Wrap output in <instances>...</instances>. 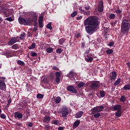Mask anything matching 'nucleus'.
<instances>
[{"label": "nucleus", "instance_id": "f257e3e1", "mask_svg": "<svg viewBox=\"0 0 130 130\" xmlns=\"http://www.w3.org/2000/svg\"><path fill=\"white\" fill-rule=\"evenodd\" d=\"M83 23L84 25L85 26V31L89 35H93L99 29L100 22L96 17H88Z\"/></svg>", "mask_w": 130, "mask_h": 130}, {"label": "nucleus", "instance_id": "f03ea898", "mask_svg": "<svg viewBox=\"0 0 130 130\" xmlns=\"http://www.w3.org/2000/svg\"><path fill=\"white\" fill-rule=\"evenodd\" d=\"M104 108L105 107H103L102 105L94 107L93 109H91V113L95 114V113H100L103 111Z\"/></svg>", "mask_w": 130, "mask_h": 130}, {"label": "nucleus", "instance_id": "7ed1b4c3", "mask_svg": "<svg viewBox=\"0 0 130 130\" xmlns=\"http://www.w3.org/2000/svg\"><path fill=\"white\" fill-rule=\"evenodd\" d=\"M67 77L70 78L71 80H76V79L78 78V75H77V73L75 72V70H72L69 72L68 74H67Z\"/></svg>", "mask_w": 130, "mask_h": 130}, {"label": "nucleus", "instance_id": "20e7f679", "mask_svg": "<svg viewBox=\"0 0 130 130\" xmlns=\"http://www.w3.org/2000/svg\"><path fill=\"white\" fill-rule=\"evenodd\" d=\"M114 10L115 13H116V14H117L118 19L120 20V19L122 18V8H119V7H118L117 9H114Z\"/></svg>", "mask_w": 130, "mask_h": 130}, {"label": "nucleus", "instance_id": "39448f33", "mask_svg": "<svg viewBox=\"0 0 130 130\" xmlns=\"http://www.w3.org/2000/svg\"><path fill=\"white\" fill-rule=\"evenodd\" d=\"M60 113L62 114V117L67 118L69 114V110L67 107H64L60 110Z\"/></svg>", "mask_w": 130, "mask_h": 130}, {"label": "nucleus", "instance_id": "423d86ee", "mask_svg": "<svg viewBox=\"0 0 130 130\" xmlns=\"http://www.w3.org/2000/svg\"><path fill=\"white\" fill-rule=\"evenodd\" d=\"M117 77V72L115 71H113L109 76V81H112V82H114L116 80V77Z\"/></svg>", "mask_w": 130, "mask_h": 130}, {"label": "nucleus", "instance_id": "0eeeda50", "mask_svg": "<svg viewBox=\"0 0 130 130\" xmlns=\"http://www.w3.org/2000/svg\"><path fill=\"white\" fill-rule=\"evenodd\" d=\"M98 10L100 13H103V11H104V5L103 4V1H99Z\"/></svg>", "mask_w": 130, "mask_h": 130}, {"label": "nucleus", "instance_id": "6e6552de", "mask_svg": "<svg viewBox=\"0 0 130 130\" xmlns=\"http://www.w3.org/2000/svg\"><path fill=\"white\" fill-rule=\"evenodd\" d=\"M67 90L73 93H77L78 90L73 85H69L67 87Z\"/></svg>", "mask_w": 130, "mask_h": 130}, {"label": "nucleus", "instance_id": "1a4fd4ad", "mask_svg": "<svg viewBox=\"0 0 130 130\" xmlns=\"http://www.w3.org/2000/svg\"><path fill=\"white\" fill-rule=\"evenodd\" d=\"M19 37H13L10 41L9 42V45H13V44H15L16 42H19Z\"/></svg>", "mask_w": 130, "mask_h": 130}, {"label": "nucleus", "instance_id": "9d476101", "mask_svg": "<svg viewBox=\"0 0 130 130\" xmlns=\"http://www.w3.org/2000/svg\"><path fill=\"white\" fill-rule=\"evenodd\" d=\"M25 20V26H31L33 22H34V19L29 17H27Z\"/></svg>", "mask_w": 130, "mask_h": 130}, {"label": "nucleus", "instance_id": "9b49d317", "mask_svg": "<svg viewBox=\"0 0 130 130\" xmlns=\"http://www.w3.org/2000/svg\"><path fill=\"white\" fill-rule=\"evenodd\" d=\"M61 71L59 72H56V73H55V76H56V78H55V82H60V75H61L60 74Z\"/></svg>", "mask_w": 130, "mask_h": 130}, {"label": "nucleus", "instance_id": "f8f14e48", "mask_svg": "<svg viewBox=\"0 0 130 130\" xmlns=\"http://www.w3.org/2000/svg\"><path fill=\"white\" fill-rule=\"evenodd\" d=\"M18 21L19 24H20L21 25H26V19H25L24 18L20 17L18 18Z\"/></svg>", "mask_w": 130, "mask_h": 130}, {"label": "nucleus", "instance_id": "ddd939ff", "mask_svg": "<svg viewBox=\"0 0 130 130\" xmlns=\"http://www.w3.org/2000/svg\"><path fill=\"white\" fill-rule=\"evenodd\" d=\"M0 89L4 91L6 90V85L5 82H0Z\"/></svg>", "mask_w": 130, "mask_h": 130}, {"label": "nucleus", "instance_id": "4468645a", "mask_svg": "<svg viewBox=\"0 0 130 130\" xmlns=\"http://www.w3.org/2000/svg\"><path fill=\"white\" fill-rule=\"evenodd\" d=\"M39 26L40 28L43 27V16H40L39 18Z\"/></svg>", "mask_w": 130, "mask_h": 130}, {"label": "nucleus", "instance_id": "2eb2a0df", "mask_svg": "<svg viewBox=\"0 0 130 130\" xmlns=\"http://www.w3.org/2000/svg\"><path fill=\"white\" fill-rule=\"evenodd\" d=\"M22 114L19 113L18 112H16L15 113H14V117H15L16 119H21L22 118Z\"/></svg>", "mask_w": 130, "mask_h": 130}, {"label": "nucleus", "instance_id": "dca6fc26", "mask_svg": "<svg viewBox=\"0 0 130 130\" xmlns=\"http://www.w3.org/2000/svg\"><path fill=\"white\" fill-rule=\"evenodd\" d=\"M80 123V120L79 119L76 120V121L74 122V123H73V128H76L78 126H79Z\"/></svg>", "mask_w": 130, "mask_h": 130}, {"label": "nucleus", "instance_id": "f3484780", "mask_svg": "<svg viewBox=\"0 0 130 130\" xmlns=\"http://www.w3.org/2000/svg\"><path fill=\"white\" fill-rule=\"evenodd\" d=\"M79 10L80 11V13L81 14H83V15H86V16H88L90 15V11H87V12L86 13V11H85V10L83 9L82 7L79 8Z\"/></svg>", "mask_w": 130, "mask_h": 130}, {"label": "nucleus", "instance_id": "a211bd4d", "mask_svg": "<svg viewBox=\"0 0 130 130\" xmlns=\"http://www.w3.org/2000/svg\"><path fill=\"white\" fill-rule=\"evenodd\" d=\"M85 60L87 62H92L93 61V57L85 56Z\"/></svg>", "mask_w": 130, "mask_h": 130}, {"label": "nucleus", "instance_id": "6ab92c4d", "mask_svg": "<svg viewBox=\"0 0 130 130\" xmlns=\"http://www.w3.org/2000/svg\"><path fill=\"white\" fill-rule=\"evenodd\" d=\"M51 117L49 116H46L44 117L43 121L45 123H48L49 121L51 120Z\"/></svg>", "mask_w": 130, "mask_h": 130}, {"label": "nucleus", "instance_id": "aec40b11", "mask_svg": "<svg viewBox=\"0 0 130 130\" xmlns=\"http://www.w3.org/2000/svg\"><path fill=\"white\" fill-rule=\"evenodd\" d=\"M36 20H34L35 27H38V22H37V15L36 13H34L32 15Z\"/></svg>", "mask_w": 130, "mask_h": 130}, {"label": "nucleus", "instance_id": "412c9836", "mask_svg": "<svg viewBox=\"0 0 130 130\" xmlns=\"http://www.w3.org/2000/svg\"><path fill=\"white\" fill-rule=\"evenodd\" d=\"M3 13L6 17H10L11 16V13L8 9H5Z\"/></svg>", "mask_w": 130, "mask_h": 130}, {"label": "nucleus", "instance_id": "4be33fe9", "mask_svg": "<svg viewBox=\"0 0 130 130\" xmlns=\"http://www.w3.org/2000/svg\"><path fill=\"white\" fill-rule=\"evenodd\" d=\"M121 107L120 105H116L113 107V111H121Z\"/></svg>", "mask_w": 130, "mask_h": 130}, {"label": "nucleus", "instance_id": "5701e85b", "mask_svg": "<svg viewBox=\"0 0 130 130\" xmlns=\"http://www.w3.org/2000/svg\"><path fill=\"white\" fill-rule=\"evenodd\" d=\"M100 85H99L98 83H96V82H93L92 84L91 85V89H95L97 87H99Z\"/></svg>", "mask_w": 130, "mask_h": 130}, {"label": "nucleus", "instance_id": "b1692460", "mask_svg": "<svg viewBox=\"0 0 130 130\" xmlns=\"http://www.w3.org/2000/svg\"><path fill=\"white\" fill-rule=\"evenodd\" d=\"M84 112L83 111H79L76 114V118H80L83 116Z\"/></svg>", "mask_w": 130, "mask_h": 130}, {"label": "nucleus", "instance_id": "393cba45", "mask_svg": "<svg viewBox=\"0 0 130 130\" xmlns=\"http://www.w3.org/2000/svg\"><path fill=\"white\" fill-rule=\"evenodd\" d=\"M55 78V75H54V73H53V72H51L49 74V78L50 79V80H51V81H53V80H54Z\"/></svg>", "mask_w": 130, "mask_h": 130}, {"label": "nucleus", "instance_id": "a878e982", "mask_svg": "<svg viewBox=\"0 0 130 130\" xmlns=\"http://www.w3.org/2000/svg\"><path fill=\"white\" fill-rule=\"evenodd\" d=\"M5 55L9 58L10 57H12L13 56V55L12 54V52L11 51H6V53H5Z\"/></svg>", "mask_w": 130, "mask_h": 130}, {"label": "nucleus", "instance_id": "bb28decb", "mask_svg": "<svg viewBox=\"0 0 130 130\" xmlns=\"http://www.w3.org/2000/svg\"><path fill=\"white\" fill-rule=\"evenodd\" d=\"M61 101V98L60 96H58L56 98L55 100V102L56 104H58L59 103H60Z\"/></svg>", "mask_w": 130, "mask_h": 130}, {"label": "nucleus", "instance_id": "cd10ccee", "mask_svg": "<svg viewBox=\"0 0 130 130\" xmlns=\"http://www.w3.org/2000/svg\"><path fill=\"white\" fill-rule=\"evenodd\" d=\"M108 17L110 20H113L115 19L116 15L114 13H111L109 15Z\"/></svg>", "mask_w": 130, "mask_h": 130}, {"label": "nucleus", "instance_id": "c85d7f7f", "mask_svg": "<svg viewBox=\"0 0 130 130\" xmlns=\"http://www.w3.org/2000/svg\"><path fill=\"white\" fill-rule=\"evenodd\" d=\"M106 53L108 55H110V54H112L113 53V50L112 49H109L107 50H106Z\"/></svg>", "mask_w": 130, "mask_h": 130}, {"label": "nucleus", "instance_id": "c756f323", "mask_svg": "<svg viewBox=\"0 0 130 130\" xmlns=\"http://www.w3.org/2000/svg\"><path fill=\"white\" fill-rule=\"evenodd\" d=\"M17 64H19V66H25V62L21 60H18L17 61Z\"/></svg>", "mask_w": 130, "mask_h": 130}, {"label": "nucleus", "instance_id": "7c9ffc66", "mask_svg": "<svg viewBox=\"0 0 130 130\" xmlns=\"http://www.w3.org/2000/svg\"><path fill=\"white\" fill-rule=\"evenodd\" d=\"M123 90H130V85L129 84H126L123 87Z\"/></svg>", "mask_w": 130, "mask_h": 130}, {"label": "nucleus", "instance_id": "2f4dec72", "mask_svg": "<svg viewBox=\"0 0 130 130\" xmlns=\"http://www.w3.org/2000/svg\"><path fill=\"white\" fill-rule=\"evenodd\" d=\"M115 116L117 117H120L121 116V111H117L115 113Z\"/></svg>", "mask_w": 130, "mask_h": 130}, {"label": "nucleus", "instance_id": "473e14b6", "mask_svg": "<svg viewBox=\"0 0 130 130\" xmlns=\"http://www.w3.org/2000/svg\"><path fill=\"white\" fill-rule=\"evenodd\" d=\"M36 47V44L35 43H32L31 46L28 47V49H34Z\"/></svg>", "mask_w": 130, "mask_h": 130}, {"label": "nucleus", "instance_id": "72a5a7b5", "mask_svg": "<svg viewBox=\"0 0 130 130\" xmlns=\"http://www.w3.org/2000/svg\"><path fill=\"white\" fill-rule=\"evenodd\" d=\"M64 41H66V39L64 38H61L59 40V44L60 45H62L64 43Z\"/></svg>", "mask_w": 130, "mask_h": 130}, {"label": "nucleus", "instance_id": "f704fd0d", "mask_svg": "<svg viewBox=\"0 0 130 130\" xmlns=\"http://www.w3.org/2000/svg\"><path fill=\"white\" fill-rule=\"evenodd\" d=\"M59 121L57 119L53 120L51 121V123L56 125H58Z\"/></svg>", "mask_w": 130, "mask_h": 130}, {"label": "nucleus", "instance_id": "c9c22d12", "mask_svg": "<svg viewBox=\"0 0 130 130\" xmlns=\"http://www.w3.org/2000/svg\"><path fill=\"white\" fill-rule=\"evenodd\" d=\"M78 15V11H75L74 12H73L71 14V17H72V18H75V17Z\"/></svg>", "mask_w": 130, "mask_h": 130}, {"label": "nucleus", "instance_id": "e433bc0d", "mask_svg": "<svg viewBox=\"0 0 130 130\" xmlns=\"http://www.w3.org/2000/svg\"><path fill=\"white\" fill-rule=\"evenodd\" d=\"M46 51L48 52V53H51L52 51H53V48L52 47H49L46 49Z\"/></svg>", "mask_w": 130, "mask_h": 130}, {"label": "nucleus", "instance_id": "4c0bfd02", "mask_svg": "<svg viewBox=\"0 0 130 130\" xmlns=\"http://www.w3.org/2000/svg\"><path fill=\"white\" fill-rule=\"evenodd\" d=\"M44 98V95L41 93H38L37 95V98L38 99H42Z\"/></svg>", "mask_w": 130, "mask_h": 130}, {"label": "nucleus", "instance_id": "58836bf2", "mask_svg": "<svg viewBox=\"0 0 130 130\" xmlns=\"http://www.w3.org/2000/svg\"><path fill=\"white\" fill-rule=\"evenodd\" d=\"M100 95L101 97H102V98H104L105 96V91H100Z\"/></svg>", "mask_w": 130, "mask_h": 130}, {"label": "nucleus", "instance_id": "ea45409f", "mask_svg": "<svg viewBox=\"0 0 130 130\" xmlns=\"http://www.w3.org/2000/svg\"><path fill=\"white\" fill-rule=\"evenodd\" d=\"M126 101V97L125 95H122L121 96L120 101L124 103Z\"/></svg>", "mask_w": 130, "mask_h": 130}, {"label": "nucleus", "instance_id": "a19ab883", "mask_svg": "<svg viewBox=\"0 0 130 130\" xmlns=\"http://www.w3.org/2000/svg\"><path fill=\"white\" fill-rule=\"evenodd\" d=\"M100 116V113H94L93 115V117H94V118H99Z\"/></svg>", "mask_w": 130, "mask_h": 130}, {"label": "nucleus", "instance_id": "79ce46f5", "mask_svg": "<svg viewBox=\"0 0 130 130\" xmlns=\"http://www.w3.org/2000/svg\"><path fill=\"white\" fill-rule=\"evenodd\" d=\"M84 85H85V83L83 82H81L78 84V87L79 88L83 87Z\"/></svg>", "mask_w": 130, "mask_h": 130}, {"label": "nucleus", "instance_id": "37998d69", "mask_svg": "<svg viewBox=\"0 0 130 130\" xmlns=\"http://www.w3.org/2000/svg\"><path fill=\"white\" fill-rule=\"evenodd\" d=\"M47 28H48V29H49V30H52V26H51V23H49L47 25Z\"/></svg>", "mask_w": 130, "mask_h": 130}, {"label": "nucleus", "instance_id": "c03bdc74", "mask_svg": "<svg viewBox=\"0 0 130 130\" xmlns=\"http://www.w3.org/2000/svg\"><path fill=\"white\" fill-rule=\"evenodd\" d=\"M20 36L21 37H19L20 40H23V37H25V36H26V33L23 32L20 35Z\"/></svg>", "mask_w": 130, "mask_h": 130}, {"label": "nucleus", "instance_id": "a18cd8bd", "mask_svg": "<svg viewBox=\"0 0 130 130\" xmlns=\"http://www.w3.org/2000/svg\"><path fill=\"white\" fill-rule=\"evenodd\" d=\"M90 51H91V50H90V49H89V50H86V51L85 52V56H89L90 54H90Z\"/></svg>", "mask_w": 130, "mask_h": 130}, {"label": "nucleus", "instance_id": "49530a36", "mask_svg": "<svg viewBox=\"0 0 130 130\" xmlns=\"http://www.w3.org/2000/svg\"><path fill=\"white\" fill-rule=\"evenodd\" d=\"M56 53H59V54H60V53L62 52V50H61L60 48L57 49L56 50Z\"/></svg>", "mask_w": 130, "mask_h": 130}, {"label": "nucleus", "instance_id": "de8ad7c7", "mask_svg": "<svg viewBox=\"0 0 130 130\" xmlns=\"http://www.w3.org/2000/svg\"><path fill=\"white\" fill-rule=\"evenodd\" d=\"M0 117L1 118L3 119H5L6 118V115L5 114H1L0 115Z\"/></svg>", "mask_w": 130, "mask_h": 130}, {"label": "nucleus", "instance_id": "09e8293b", "mask_svg": "<svg viewBox=\"0 0 130 130\" xmlns=\"http://www.w3.org/2000/svg\"><path fill=\"white\" fill-rule=\"evenodd\" d=\"M19 48V46H18V44H14L12 46V49H18Z\"/></svg>", "mask_w": 130, "mask_h": 130}, {"label": "nucleus", "instance_id": "8fccbe9b", "mask_svg": "<svg viewBox=\"0 0 130 130\" xmlns=\"http://www.w3.org/2000/svg\"><path fill=\"white\" fill-rule=\"evenodd\" d=\"M6 77H0V82H6Z\"/></svg>", "mask_w": 130, "mask_h": 130}, {"label": "nucleus", "instance_id": "3c124183", "mask_svg": "<svg viewBox=\"0 0 130 130\" xmlns=\"http://www.w3.org/2000/svg\"><path fill=\"white\" fill-rule=\"evenodd\" d=\"M52 70L53 71H59V69L55 66H53Z\"/></svg>", "mask_w": 130, "mask_h": 130}, {"label": "nucleus", "instance_id": "603ef678", "mask_svg": "<svg viewBox=\"0 0 130 130\" xmlns=\"http://www.w3.org/2000/svg\"><path fill=\"white\" fill-rule=\"evenodd\" d=\"M42 83H44V84L46 85L47 86H48V87H51V85H49L50 84V82H42Z\"/></svg>", "mask_w": 130, "mask_h": 130}, {"label": "nucleus", "instance_id": "864d4df0", "mask_svg": "<svg viewBox=\"0 0 130 130\" xmlns=\"http://www.w3.org/2000/svg\"><path fill=\"white\" fill-rule=\"evenodd\" d=\"M7 21H9V22H13V18L12 17H8L5 19Z\"/></svg>", "mask_w": 130, "mask_h": 130}, {"label": "nucleus", "instance_id": "5fc2aeb1", "mask_svg": "<svg viewBox=\"0 0 130 130\" xmlns=\"http://www.w3.org/2000/svg\"><path fill=\"white\" fill-rule=\"evenodd\" d=\"M83 18L82 16H77L76 17V20H77L78 21H80V20H82Z\"/></svg>", "mask_w": 130, "mask_h": 130}, {"label": "nucleus", "instance_id": "6e6d98bb", "mask_svg": "<svg viewBox=\"0 0 130 130\" xmlns=\"http://www.w3.org/2000/svg\"><path fill=\"white\" fill-rule=\"evenodd\" d=\"M38 54L37 53L35 52H31V56L32 57H35V56H37Z\"/></svg>", "mask_w": 130, "mask_h": 130}, {"label": "nucleus", "instance_id": "4d7b16f0", "mask_svg": "<svg viewBox=\"0 0 130 130\" xmlns=\"http://www.w3.org/2000/svg\"><path fill=\"white\" fill-rule=\"evenodd\" d=\"M41 80H42V81H43V82H47V78H46L44 77H42Z\"/></svg>", "mask_w": 130, "mask_h": 130}, {"label": "nucleus", "instance_id": "13d9d810", "mask_svg": "<svg viewBox=\"0 0 130 130\" xmlns=\"http://www.w3.org/2000/svg\"><path fill=\"white\" fill-rule=\"evenodd\" d=\"M118 22V20H115L114 22H112V25L115 26V25H116V24H117Z\"/></svg>", "mask_w": 130, "mask_h": 130}, {"label": "nucleus", "instance_id": "bf43d9fd", "mask_svg": "<svg viewBox=\"0 0 130 130\" xmlns=\"http://www.w3.org/2000/svg\"><path fill=\"white\" fill-rule=\"evenodd\" d=\"M108 45L110 47H112V46H113V45H114V42H110L109 43Z\"/></svg>", "mask_w": 130, "mask_h": 130}, {"label": "nucleus", "instance_id": "052dcab7", "mask_svg": "<svg viewBox=\"0 0 130 130\" xmlns=\"http://www.w3.org/2000/svg\"><path fill=\"white\" fill-rule=\"evenodd\" d=\"M81 36V33H78L75 35L76 38H79Z\"/></svg>", "mask_w": 130, "mask_h": 130}, {"label": "nucleus", "instance_id": "680f3d73", "mask_svg": "<svg viewBox=\"0 0 130 130\" xmlns=\"http://www.w3.org/2000/svg\"><path fill=\"white\" fill-rule=\"evenodd\" d=\"M28 126L29 127H32L33 126V123H32L31 122H28Z\"/></svg>", "mask_w": 130, "mask_h": 130}, {"label": "nucleus", "instance_id": "e2e57ef3", "mask_svg": "<svg viewBox=\"0 0 130 130\" xmlns=\"http://www.w3.org/2000/svg\"><path fill=\"white\" fill-rule=\"evenodd\" d=\"M45 128H46V130H50V126L48 125H45Z\"/></svg>", "mask_w": 130, "mask_h": 130}, {"label": "nucleus", "instance_id": "0e129e2a", "mask_svg": "<svg viewBox=\"0 0 130 130\" xmlns=\"http://www.w3.org/2000/svg\"><path fill=\"white\" fill-rule=\"evenodd\" d=\"M120 83V82H115L114 83L115 87H116L117 85L119 84Z\"/></svg>", "mask_w": 130, "mask_h": 130}, {"label": "nucleus", "instance_id": "69168bd1", "mask_svg": "<svg viewBox=\"0 0 130 130\" xmlns=\"http://www.w3.org/2000/svg\"><path fill=\"white\" fill-rule=\"evenodd\" d=\"M16 125H17V126H22V124H21V123L17 122V123H16Z\"/></svg>", "mask_w": 130, "mask_h": 130}, {"label": "nucleus", "instance_id": "338daca9", "mask_svg": "<svg viewBox=\"0 0 130 130\" xmlns=\"http://www.w3.org/2000/svg\"><path fill=\"white\" fill-rule=\"evenodd\" d=\"M12 103V99H9V100H8V104H10Z\"/></svg>", "mask_w": 130, "mask_h": 130}, {"label": "nucleus", "instance_id": "774afa93", "mask_svg": "<svg viewBox=\"0 0 130 130\" xmlns=\"http://www.w3.org/2000/svg\"><path fill=\"white\" fill-rule=\"evenodd\" d=\"M58 130H64V127H59L57 128Z\"/></svg>", "mask_w": 130, "mask_h": 130}]
</instances>
